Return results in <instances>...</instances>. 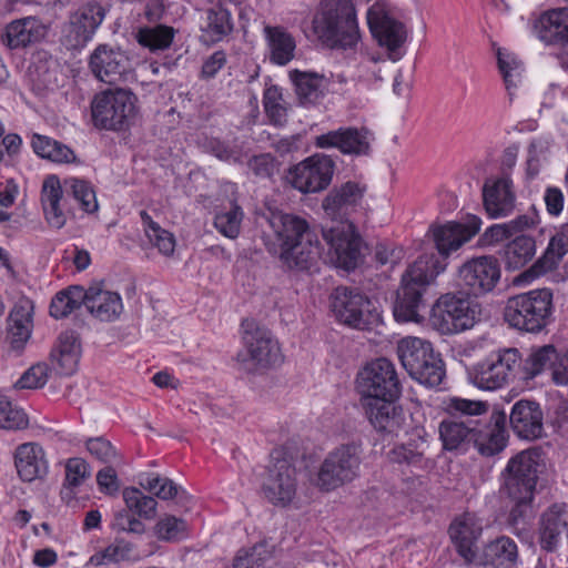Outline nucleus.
Here are the masks:
<instances>
[{
  "label": "nucleus",
  "instance_id": "1",
  "mask_svg": "<svg viewBox=\"0 0 568 568\" xmlns=\"http://www.w3.org/2000/svg\"><path fill=\"white\" fill-rule=\"evenodd\" d=\"M479 229L480 220L475 216L467 225L449 222L433 227V239L442 258L434 252L423 253L404 272L394 305V317L397 322L420 323L423 321L419 312L425 307L423 296L427 287L445 271L447 266L445 258L475 236Z\"/></svg>",
  "mask_w": 568,
  "mask_h": 568
},
{
  "label": "nucleus",
  "instance_id": "2",
  "mask_svg": "<svg viewBox=\"0 0 568 568\" xmlns=\"http://www.w3.org/2000/svg\"><path fill=\"white\" fill-rule=\"evenodd\" d=\"M267 221L281 262L288 268H310L318 255V245L308 223L297 215L281 211L271 212Z\"/></svg>",
  "mask_w": 568,
  "mask_h": 568
},
{
  "label": "nucleus",
  "instance_id": "3",
  "mask_svg": "<svg viewBox=\"0 0 568 568\" xmlns=\"http://www.w3.org/2000/svg\"><path fill=\"white\" fill-rule=\"evenodd\" d=\"M542 453L538 448L526 449L510 458L504 469L501 493L515 504L510 520L515 525L526 516L534 499Z\"/></svg>",
  "mask_w": 568,
  "mask_h": 568
},
{
  "label": "nucleus",
  "instance_id": "4",
  "mask_svg": "<svg viewBox=\"0 0 568 568\" xmlns=\"http://www.w3.org/2000/svg\"><path fill=\"white\" fill-rule=\"evenodd\" d=\"M314 30L332 49H356L361 34L352 0H322L314 20Z\"/></svg>",
  "mask_w": 568,
  "mask_h": 568
},
{
  "label": "nucleus",
  "instance_id": "5",
  "mask_svg": "<svg viewBox=\"0 0 568 568\" xmlns=\"http://www.w3.org/2000/svg\"><path fill=\"white\" fill-rule=\"evenodd\" d=\"M242 328L243 347L235 358L239 369L256 374L283 362L280 344L267 328L253 320H244Z\"/></svg>",
  "mask_w": 568,
  "mask_h": 568
},
{
  "label": "nucleus",
  "instance_id": "6",
  "mask_svg": "<svg viewBox=\"0 0 568 568\" xmlns=\"http://www.w3.org/2000/svg\"><path fill=\"white\" fill-rule=\"evenodd\" d=\"M552 313V293L548 288H540L508 298L504 316L514 328L538 333L550 324Z\"/></svg>",
  "mask_w": 568,
  "mask_h": 568
},
{
  "label": "nucleus",
  "instance_id": "7",
  "mask_svg": "<svg viewBox=\"0 0 568 568\" xmlns=\"http://www.w3.org/2000/svg\"><path fill=\"white\" fill-rule=\"evenodd\" d=\"M362 462L363 448L359 444L341 445L324 458L314 484L324 491L347 485L359 477Z\"/></svg>",
  "mask_w": 568,
  "mask_h": 568
},
{
  "label": "nucleus",
  "instance_id": "8",
  "mask_svg": "<svg viewBox=\"0 0 568 568\" xmlns=\"http://www.w3.org/2000/svg\"><path fill=\"white\" fill-rule=\"evenodd\" d=\"M331 310L339 323L356 329H369L381 322L372 300L355 287H336L331 294Z\"/></svg>",
  "mask_w": 568,
  "mask_h": 568
},
{
  "label": "nucleus",
  "instance_id": "9",
  "mask_svg": "<svg viewBox=\"0 0 568 568\" xmlns=\"http://www.w3.org/2000/svg\"><path fill=\"white\" fill-rule=\"evenodd\" d=\"M135 95L125 89H108L91 102L93 124L99 129L119 131L130 124L135 114Z\"/></svg>",
  "mask_w": 568,
  "mask_h": 568
},
{
  "label": "nucleus",
  "instance_id": "10",
  "mask_svg": "<svg viewBox=\"0 0 568 568\" xmlns=\"http://www.w3.org/2000/svg\"><path fill=\"white\" fill-rule=\"evenodd\" d=\"M328 246L327 257L336 267L352 271L362 262L363 241L355 225L348 220L332 222L322 230Z\"/></svg>",
  "mask_w": 568,
  "mask_h": 568
},
{
  "label": "nucleus",
  "instance_id": "11",
  "mask_svg": "<svg viewBox=\"0 0 568 568\" xmlns=\"http://www.w3.org/2000/svg\"><path fill=\"white\" fill-rule=\"evenodd\" d=\"M356 390L362 403L369 399H397L402 388L395 365L385 357L367 363L357 373Z\"/></svg>",
  "mask_w": 568,
  "mask_h": 568
},
{
  "label": "nucleus",
  "instance_id": "12",
  "mask_svg": "<svg viewBox=\"0 0 568 568\" xmlns=\"http://www.w3.org/2000/svg\"><path fill=\"white\" fill-rule=\"evenodd\" d=\"M479 305L473 301L447 293L442 295L429 317L432 326L445 335L471 328L478 320Z\"/></svg>",
  "mask_w": 568,
  "mask_h": 568
},
{
  "label": "nucleus",
  "instance_id": "13",
  "mask_svg": "<svg viewBox=\"0 0 568 568\" xmlns=\"http://www.w3.org/2000/svg\"><path fill=\"white\" fill-rule=\"evenodd\" d=\"M520 365L521 357L518 349L500 348L491 352L474 366L470 379L478 388L495 390L514 379Z\"/></svg>",
  "mask_w": 568,
  "mask_h": 568
},
{
  "label": "nucleus",
  "instance_id": "14",
  "mask_svg": "<svg viewBox=\"0 0 568 568\" xmlns=\"http://www.w3.org/2000/svg\"><path fill=\"white\" fill-rule=\"evenodd\" d=\"M90 72L100 81L115 83L132 77L134 64L129 53L118 45L99 44L89 55Z\"/></svg>",
  "mask_w": 568,
  "mask_h": 568
},
{
  "label": "nucleus",
  "instance_id": "15",
  "mask_svg": "<svg viewBox=\"0 0 568 568\" xmlns=\"http://www.w3.org/2000/svg\"><path fill=\"white\" fill-rule=\"evenodd\" d=\"M500 280L498 261L493 256H480L467 261L458 270V285L467 294L481 296L491 292Z\"/></svg>",
  "mask_w": 568,
  "mask_h": 568
},
{
  "label": "nucleus",
  "instance_id": "16",
  "mask_svg": "<svg viewBox=\"0 0 568 568\" xmlns=\"http://www.w3.org/2000/svg\"><path fill=\"white\" fill-rule=\"evenodd\" d=\"M105 17L104 8L95 2L83 4L72 12L62 29V40L69 49L83 48L92 38Z\"/></svg>",
  "mask_w": 568,
  "mask_h": 568
},
{
  "label": "nucleus",
  "instance_id": "17",
  "mask_svg": "<svg viewBox=\"0 0 568 568\" xmlns=\"http://www.w3.org/2000/svg\"><path fill=\"white\" fill-rule=\"evenodd\" d=\"M278 455H271L263 490L272 504L286 506L296 495V469L288 459L280 458Z\"/></svg>",
  "mask_w": 568,
  "mask_h": 568
},
{
  "label": "nucleus",
  "instance_id": "18",
  "mask_svg": "<svg viewBox=\"0 0 568 568\" xmlns=\"http://www.w3.org/2000/svg\"><path fill=\"white\" fill-rule=\"evenodd\" d=\"M333 172L334 162L329 156L314 154L290 171V180L302 193H315L328 186Z\"/></svg>",
  "mask_w": 568,
  "mask_h": 568
},
{
  "label": "nucleus",
  "instance_id": "19",
  "mask_svg": "<svg viewBox=\"0 0 568 568\" xmlns=\"http://www.w3.org/2000/svg\"><path fill=\"white\" fill-rule=\"evenodd\" d=\"M374 140V133L365 126H345L317 135L314 143L321 149L336 148L343 154L366 156Z\"/></svg>",
  "mask_w": 568,
  "mask_h": 568
},
{
  "label": "nucleus",
  "instance_id": "20",
  "mask_svg": "<svg viewBox=\"0 0 568 568\" xmlns=\"http://www.w3.org/2000/svg\"><path fill=\"white\" fill-rule=\"evenodd\" d=\"M367 23L378 43L387 48L389 59L397 61L402 58L398 49L406 41V30L402 22L389 17L379 3L367 10Z\"/></svg>",
  "mask_w": 568,
  "mask_h": 568
},
{
  "label": "nucleus",
  "instance_id": "21",
  "mask_svg": "<svg viewBox=\"0 0 568 568\" xmlns=\"http://www.w3.org/2000/svg\"><path fill=\"white\" fill-rule=\"evenodd\" d=\"M449 537L458 555L467 564H474L477 559V542L483 532L481 520L470 513H465L450 524Z\"/></svg>",
  "mask_w": 568,
  "mask_h": 568
},
{
  "label": "nucleus",
  "instance_id": "22",
  "mask_svg": "<svg viewBox=\"0 0 568 568\" xmlns=\"http://www.w3.org/2000/svg\"><path fill=\"white\" fill-rule=\"evenodd\" d=\"M47 33V24L40 18L29 16L9 22L0 34V42L9 50H21L39 43Z\"/></svg>",
  "mask_w": 568,
  "mask_h": 568
},
{
  "label": "nucleus",
  "instance_id": "23",
  "mask_svg": "<svg viewBox=\"0 0 568 568\" xmlns=\"http://www.w3.org/2000/svg\"><path fill=\"white\" fill-rule=\"evenodd\" d=\"M483 203L485 211L493 219L511 214L516 206L513 181L507 176L488 179L483 186Z\"/></svg>",
  "mask_w": 568,
  "mask_h": 568
},
{
  "label": "nucleus",
  "instance_id": "24",
  "mask_svg": "<svg viewBox=\"0 0 568 568\" xmlns=\"http://www.w3.org/2000/svg\"><path fill=\"white\" fill-rule=\"evenodd\" d=\"M514 433L523 439L535 440L544 435V414L538 403L520 399L509 415Z\"/></svg>",
  "mask_w": 568,
  "mask_h": 568
},
{
  "label": "nucleus",
  "instance_id": "25",
  "mask_svg": "<svg viewBox=\"0 0 568 568\" xmlns=\"http://www.w3.org/2000/svg\"><path fill=\"white\" fill-rule=\"evenodd\" d=\"M394 402L395 399H369L362 403L371 425L383 435H397L404 427L405 415Z\"/></svg>",
  "mask_w": 568,
  "mask_h": 568
},
{
  "label": "nucleus",
  "instance_id": "26",
  "mask_svg": "<svg viewBox=\"0 0 568 568\" xmlns=\"http://www.w3.org/2000/svg\"><path fill=\"white\" fill-rule=\"evenodd\" d=\"M539 544L541 549L551 552L568 536V511L565 505L555 504L545 510L539 520Z\"/></svg>",
  "mask_w": 568,
  "mask_h": 568
},
{
  "label": "nucleus",
  "instance_id": "27",
  "mask_svg": "<svg viewBox=\"0 0 568 568\" xmlns=\"http://www.w3.org/2000/svg\"><path fill=\"white\" fill-rule=\"evenodd\" d=\"M471 442L483 456L490 457L499 454L507 442L505 415L496 413L486 418L481 426L476 427Z\"/></svg>",
  "mask_w": 568,
  "mask_h": 568
},
{
  "label": "nucleus",
  "instance_id": "28",
  "mask_svg": "<svg viewBox=\"0 0 568 568\" xmlns=\"http://www.w3.org/2000/svg\"><path fill=\"white\" fill-rule=\"evenodd\" d=\"M18 476L23 481H33L48 474V460L43 448L37 443L20 444L13 454Z\"/></svg>",
  "mask_w": 568,
  "mask_h": 568
},
{
  "label": "nucleus",
  "instance_id": "29",
  "mask_svg": "<svg viewBox=\"0 0 568 568\" xmlns=\"http://www.w3.org/2000/svg\"><path fill=\"white\" fill-rule=\"evenodd\" d=\"M568 252V225L556 233L549 241V244L541 257L527 271L521 273L516 283H530L539 275L554 270L564 255Z\"/></svg>",
  "mask_w": 568,
  "mask_h": 568
},
{
  "label": "nucleus",
  "instance_id": "30",
  "mask_svg": "<svg viewBox=\"0 0 568 568\" xmlns=\"http://www.w3.org/2000/svg\"><path fill=\"white\" fill-rule=\"evenodd\" d=\"M85 307L92 316L102 322L115 321L123 312L121 295L99 285L90 286L85 291Z\"/></svg>",
  "mask_w": 568,
  "mask_h": 568
},
{
  "label": "nucleus",
  "instance_id": "31",
  "mask_svg": "<svg viewBox=\"0 0 568 568\" xmlns=\"http://www.w3.org/2000/svg\"><path fill=\"white\" fill-rule=\"evenodd\" d=\"M519 560L516 542L501 536L484 547L483 554L477 555L474 564L481 566H494L495 568H516Z\"/></svg>",
  "mask_w": 568,
  "mask_h": 568
},
{
  "label": "nucleus",
  "instance_id": "32",
  "mask_svg": "<svg viewBox=\"0 0 568 568\" xmlns=\"http://www.w3.org/2000/svg\"><path fill=\"white\" fill-rule=\"evenodd\" d=\"M80 356L81 344L79 337L70 331L60 334L50 354L53 367L63 375H72L77 371Z\"/></svg>",
  "mask_w": 568,
  "mask_h": 568
},
{
  "label": "nucleus",
  "instance_id": "33",
  "mask_svg": "<svg viewBox=\"0 0 568 568\" xmlns=\"http://www.w3.org/2000/svg\"><path fill=\"white\" fill-rule=\"evenodd\" d=\"M487 402L463 398L459 396H450L444 402V410L449 418L462 420L467 417L464 424H476L481 426V423L488 418Z\"/></svg>",
  "mask_w": 568,
  "mask_h": 568
},
{
  "label": "nucleus",
  "instance_id": "34",
  "mask_svg": "<svg viewBox=\"0 0 568 568\" xmlns=\"http://www.w3.org/2000/svg\"><path fill=\"white\" fill-rule=\"evenodd\" d=\"M363 194L364 190L358 184L348 182L336 192L329 193L323 202V207L328 216L342 217L359 204Z\"/></svg>",
  "mask_w": 568,
  "mask_h": 568
},
{
  "label": "nucleus",
  "instance_id": "35",
  "mask_svg": "<svg viewBox=\"0 0 568 568\" xmlns=\"http://www.w3.org/2000/svg\"><path fill=\"white\" fill-rule=\"evenodd\" d=\"M233 30V22L229 10L215 6L205 11V19L201 24V39L204 43H216L229 36Z\"/></svg>",
  "mask_w": 568,
  "mask_h": 568
},
{
  "label": "nucleus",
  "instance_id": "36",
  "mask_svg": "<svg viewBox=\"0 0 568 568\" xmlns=\"http://www.w3.org/2000/svg\"><path fill=\"white\" fill-rule=\"evenodd\" d=\"M397 354L402 365L409 374L416 367H419L424 359L427 357L432 358L436 353L430 342L419 337L407 336L398 342Z\"/></svg>",
  "mask_w": 568,
  "mask_h": 568
},
{
  "label": "nucleus",
  "instance_id": "37",
  "mask_svg": "<svg viewBox=\"0 0 568 568\" xmlns=\"http://www.w3.org/2000/svg\"><path fill=\"white\" fill-rule=\"evenodd\" d=\"M476 430V424H464L463 420L445 418L439 423L438 433L446 450L463 448L470 443Z\"/></svg>",
  "mask_w": 568,
  "mask_h": 568
},
{
  "label": "nucleus",
  "instance_id": "38",
  "mask_svg": "<svg viewBox=\"0 0 568 568\" xmlns=\"http://www.w3.org/2000/svg\"><path fill=\"white\" fill-rule=\"evenodd\" d=\"M290 79L302 104H313L323 95L325 81L322 74L292 70L290 71Z\"/></svg>",
  "mask_w": 568,
  "mask_h": 568
},
{
  "label": "nucleus",
  "instance_id": "39",
  "mask_svg": "<svg viewBox=\"0 0 568 568\" xmlns=\"http://www.w3.org/2000/svg\"><path fill=\"white\" fill-rule=\"evenodd\" d=\"M176 30L166 24H154L140 27L134 32L135 41L150 52L164 51L169 49L174 40Z\"/></svg>",
  "mask_w": 568,
  "mask_h": 568
},
{
  "label": "nucleus",
  "instance_id": "40",
  "mask_svg": "<svg viewBox=\"0 0 568 568\" xmlns=\"http://www.w3.org/2000/svg\"><path fill=\"white\" fill-rule=\"evenodd\" d=\"M567 8H558L545 11L534 24L537 37L546 43H560L566 22Z\"/></svg>",
  "mask_w": 568,
  "mask_h": 568
},
{
  "label": "nucleus",
  "instance_id": "41",
  "mask_svg": "<svg viewBox=\"0 0 568 568\" xmlns=\"http://www.w3.org/2000/svg\"><path fill=\"white\" fill-rule=\"evenodd\" d=\"M536 253L535 240L527 235L516 236L508 242L504 250L507 270H518L532 260Z\"/></svg>",
  "mask_w": 568,
  "mask_h": 568
},
{
  "label": "nucleus",
  "instance_id": "42",
  "mask_svg": "<svg viewBox=\"0 0 568 568\" xmlns=\"http://www.w3.org/2000/svg\"><path fill=\"white\" fill-rule=\"evenodd\" d=\"M265 33L271 50V60L280 65L288 63L294 57L295 41L293 37L278 27H266Z\"/></svg>",
  "mask_w": 568,
  "mask_h": 568
},
{
  "label": "nucleus",
  "instance_id": "43",
  "mask_svg": "<svg viewBox=\"0 0 568 568\" xmlns=\"http://www.w3.org/2000/svg\"><path fill=\"white\" fill-rule=\"evenodd\" d=\"M31 145L38 155L52 162L71 163L75 160L72 149L48 136L34 134Z\"/></svg>",
  "mask_w": 568,
  "mask_h": 568
},
{
  "label": "nucleus",
  "instance_id": "44",
  "mask_svg": "<svg viewBox=\"0 0 568 568\" xmlns=\"http://www.w3.org/2000/svg\"><path fill=\"white\" fill-rule=\"evenodd\" d=\"M125 508L145 520H152L156 516L158 501L144 495L139 488L125 487L122 491Z\"/></svg>",
  "mask_w": 568,
  "mask_h": 568
},
{
  "label": "nucleus",
  "instance_id": "45",
  "mask_svg": "<svg viewBox=\"0 0 568 568\" xmlns=\"http://www.w3.org/2000/svg\"><path fill=\"white\" fill-rule=\"evenodd\" d=\"M138 559L134 551V545L123 538L115 540L103 550L95 552L90 558V562L97 566L105 564H118Z\"/></svg>",
  "mask_w": 568,
  "mask_h": 568
},
{
  "label": "nucleus",
  "instance_id": "46",
  "mask_svg": "<svg viewBox=\"0 0 568 568\" xmlns=\"http://www.w3.org/2000/svg\"><path fill=\"white\" fill-rule=\"evenodd\" d=\"M91 475L89 464L78 457L69 458L65 463V478L61 497L68 503L74 497V489L81 486Z\"/></svg>",
  "mask_w": 568,
  "mask_h": 568
},
{
  "label": "nucleus",
  "instance_id": "47",
  "mask_svg": "<svg viewBox=\"0 0 568 568\" xmlns=\"http://www.w3.org/2000/svg\"><path fill=\"white\" fill-rule=\"evenodd\" d=\"M85 305V291L79 286H71L55 294L50 304V315L54 318H62Z\"/></svg>",
  "mask_w": 568,
  "mask_h": 568
},
{
  "label": "nucleus",
  "instance_id": "48",
  "mask_svg": "<svg viewBox=\"0 0 568 568\" xmlns=\"http://www.w3.org/2000/svg\"><path fill=\"white\" fill-rule=\"evenodd\" d=\"M409 375L427 387L438 386L445 377V367L440 355L436 353L432 358L427 357Z\"/></svg>",
  "mask_w": 568,
  "mask_h": 568
},
{
  "label": "nucleus",
  "instance_id": "49",
  "mask_svg": "<svg viewBox=\"0 0 568 568\" xmlns=\"http://www.w3.org/2000/svg\"><path fill=\"white\" fill-rule=\"evenodd\" d=\"M64 191L68 195H72L87 213H93L98 210L95 192L90 182L78 178L65 179Z\"/></svg>",
  "mask_w": 568,
  "mask_h": 568
},
{
  "label": "nucleus",
  "instance_id": "50",
  "mask_svg": "<svg viewBox=\"0 0 568 568\" xmlns=\"http://www.w3.org/2000/svg\"><path fill=\"white\" fill-rule=\"evenodd\" d=\"M140 216L150 243L156 246L164 255L172 254L175 246L173 235L154 222L146 211H141Z\"/></svg>",
  "mask_w": 568,
  "mask_h": 568
},
{
  "label": "nucleus",
  "instance_id": "51",
  "mask_svg": "<svg viewBox=\"0 0 568 568\" xmlns=\"http://www.w3.org/2000/svg\"><path fill=\"white\" fill-rule=\"evenodd\" d=\"M263 105L270 121L275 125L286 122L287 108L283 91L275 84L267 85L263 93Z\"/></svg>",
  "mask_w": 568,
  "mask_h": 568
},
{
  "label": "nucleus",
  "instance_id": "52",
  "mask_svg": "<svg viewBox=\"0 0 568 568\" xmlns=\"http://www.w3.org/2000/svg\"><path fill=\"white\" fill-rule=\"evenodd\" d=\"M558 358L556 348L552 345H544L532 349L524 363L525 377L534 378L547 367L554 371V364Z\"/></svg>",
  "mask_w": 568,
  "mask_h": 568
},
{
  "label": "nucleus",
  "instance_id": "53",
  "mask_svg": "<svg viewBox=\"0 0 568 568\" xmlns=\"http://www.w3.org/2000/svg\"><path fill=\"white\" fill-rule=\"evenodd\" d=\"M242 220V209L237 204L232 203L230 207L216 213L214 226L222 235L235 239L240 234Z\"/></svg>",
  "mask_w": 568,
  "mask_h": 568
},
{
  "label": "nucleus",
  "instance_id": "54",
  "mask_svg": "<svg viewBox=\"0 0 568 568\" xmlns=\"http://www.w3.org/2000/svg\"><path fill=\"white\" fill-rule=\"evenodd\" d=\"M154 536L162 541H178L186 536V523L172 515L160 518L153 527Z\"/></svg>",
  "mask_w": 568,
  "mask_h": 568
},
{
  "label": "nucleus",
  "instance_id": "55",
  "mask_svg": "<svg viewBox=\"0 0 568 568\" xmlns=\"http://www.w3.org/2000/svg\"><path fill=\"white\" fill-rule=\"evenodd\" d=\"M142 519L126 508H123L114 513L110 527L115 532L141 536L146 531V526Z\"/></svg>",
  "mask_w": 568,
  "mask_h": 568
},
{
  "label": "nucleus",
  "instance_id": "56",
  "mask_svg": "<svg viewBox=\"0 0 568 568\" xmlns=\"http://www.w3.org/2000/svg\"><path fill=\"white\" fill-rule=\"evenodd\" d=\"M27 426L28 417L26 413L13 406L6 397L0 396V428L16 430Z\"/></svg>",
  "mask_w": 568,
  "mask_h": 568
},
{
  "label": "nucleus",
  "instance_id": "57",
  "mask_svg": "<svg viewBox=\"0 0 568 568\" xmlns=\"http://www.w3.org/2000/svg\"><path fill=\"white\" fill-rule=\"evenodd\" d=\"M388 460L394 464L422 467L424 463V450L412 444L399 445L387 454Z\"/></svg>",
  "mask_w": 568,
  "mask_h": 568
},
{
  "label": "nucleus",
  "instance_id": "58",
  "mask_svg": "<svg viewBox=\"0 0 568 568\" xmlns=\"http://www.w3.org/2000/svg\"><path fill=\"white\" fill-rule=\"evenodd\" d=\"M85 446L88 452L103 464H116L120 459L116 449L103 437L89 438Z\"/></svg>",
  "mask_w": 568,
  "mask_h": 568
},
{
  "label": "nucleus",
  "instance_id": "59",
  "mask_svg": "<svg viewBox=\"0 0 568 568\" xmlns=\"http://www.w3.org/2000/svg\"><path fill=\"white\" fill-rule=\"evenodd\" d=\"M141 485L144 489L154 493L156 497L163 500L173 499L181 489L172 479L158 475L148 477L145 483H141Z\"/></svg>",
  "mask_w": 568,
  "mask_h": 568
},
{
  "label": "nucleus",
  "instance_id": "60",
  "mask_svg": "<svg viewBox=\"0 0 568 568\" xmlns=\"http://www.w3.org/2000/svg\"><path fill=\"white\" fill-rule=\"evenodd\" d=\"M49 376V368L45 364L39 363L26 371L16 382L14 387L20 389H33L45 385Z\"/></svg>",
  "mask_w": 568,
  "mask_h": 568
},
{
  "label": "nucleus",
  "instance_id": "61",
  "mask_svg": "<svg viewBox=\"0 0 568 568\" xmlns=\"http://www.w3.org/2000/svg\"><path fill=\"white\" fill-rule=\"evenodd\" d=\"M112 465L113 464H108L101 468L97 473L95 480L100 493L114 497L120 491L121 481Z\"/></svg>",
  "mask_w": 568,
  "mask_h": 568
},
{
  "label": "nucleus",
  "instance_id": "62",
  "mask_svg": "<svg viewBox=\"0 0 568 568\" xmlns=\"http://www.w3.org/2000/svg\"><path fill=\"white\" fill-rule=\"evenodd\" d=\"M64 184L62 185L59 178L49 175L44 179L41 191L42 206L60 204L64 193Z\"/></svg>",
  "mask_w": 568,
  "mask_h": 568
},
{
  "label": "nucleus",
  "instance_id": "63",
  "mask_svg": "<svg viewBox=\"0 0 568 568\" xmlns=\"http://www.w3.org/2000/svg\"><path fill=\"white\" fill-rule=\"evenodd\" d=\"M379 60V57H376L374 54H367L363 57V59L357 65L358 79L367 83L381 81L383 78Z\"/></svg>",
  "mask_w": 568,
  "mask_h": 568
},
{
  "label": "nucleus",
  "instance_id": "64",
  "mask_svg": "<svg viewBox=\"0 0 568 568\" xmlns=\"http://www.w3.org/2000/svg\"><path fill=\"white\" fill-rule=\"evenodd\" d=\"M265 545H255L252 549H241L234 558L235 568H258L264 558L262 554L265 552Z\"/></svg>",
  "mask_w": 568,
  "mask_h": 568
}]
</instances>
